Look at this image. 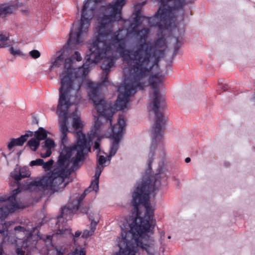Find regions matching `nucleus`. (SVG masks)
<instances>
[{"instance_id":"f257e3e1","label":"nucleus","mask_w":255,"mask_h":255,"mask_svg":"<svg viewBox=\"0 0 255 255\" xmlns=\"http://www.w3.org/2000/svg\"><path fill=\"white\" fill-rule=\"evenodd\" d=\"M100 1L101 0H86L82 9L80 20L78 22L76 27H73L70 33L67 43L70 48H74L73 44H79L83 42L84 37L87 34L91 20L94 16L95 5ZM125 4V0H113L111 3L101 7L100 10L103 13L98 18V25L93 35V41L88 47L90 54L86 55L85 62L82 67L72 68L73 61L72 58L77 61H81L82 59L78 51H75L71 57L65 59L63 55L61 54L52 62L50 71L54 67H59L64 64V70L59 75V97L62 80H64L65 85L62 88V91L65 93V99L79 96V99H81L80 88L89 72L90 68L92 64L103 60L101 68L106 75L105 78L101 83H94L96 85H100L99 92L100 95L102 96L101 87L108 82V75L115 64L117 52L128 66L123 69L125 79L126 75L133 76V70L135 71L137 67L139 70L149 67L151 65L150 61L153 58L156 62L159 61V55L157 54L155 46L148 42H144L140 44L132 53L131 50L126 49V36L120 34L123 29L119 28L117 31L113 32V23L122 19V10ZM90 82L91 81H88L87 83V86L90 89L88 93L91 91L88 86Z\"/></svg>"},{"instance_id":"f03ea898","label":"nucleus","mask_w":255,"mask_h":255,"mask_svg":"<svg viewBox=\"0 0 255 255\" xmlns=\"http://www.w3.org/2000/svg\"><path fill=\"white\" fill-rule=\"evenodd\" d=\"M64 82L62 80V87L60 89V96L57 108L61 147H63V149L54 169L38 180L27 181L25 187L27 189L37 188L42 190L49 189L54 192L62 191L68 184V182L64 181L65 179L72 172L79 168L80 161L83 160L85 155L90 151L91 137L87 138L81 131L73 132L76 137V143L72 146H66L68 143L67 133L69 132L67 111L72 105L78 104L81 99H79V96L65 99V93L62 91V88L65 85Z\"/></svg>"},{"instance_id":"7ed1b4c3","label":"nucleus","mask_w":255,"mask_h":255,"mask_svg":"<svg viewBox=\"0 0 255 255\" xmlns=\"http://www.w3.org/2000/svg\"><path fill=\"white\" fill-rule=\"evenodd\" d=\"M153 67V64H151L149 67L143 68L142 70H139V71H138L139 68L137 67L135 71L133 70V76L126 75L124 84L118 87V91L119 94L113 106L111 103H107L103 96L100 95V85H96L91 82L88 83V86L91 89V91L89 93V98L94 103L98 114L97 119L95 122L94 131H92L93 135L98 134L102 129L103 126L101 122L102 119L106 123H108L112 127L111 136L113 142L109 153V158L116 153L126 126V122L123 116H120L117 124L112 126L113 116L116 111L123 110L127 108L129 98L136 93L137 89H142L140 81L143 77L149 73Z\"/></svg>"},{"instance_id":"20e7f679","label":"nucleus","mask_w":255,"mask_h":255,"mask_svg":"<svg viewBox=\"0 0 255 255\" xmlns=\"http://www.w3.org/2000/svg\"><path fill=\"white\" fill-rule=\"evenodd\" d=\"M156 190L155 183H152L149 178L138 184L132 195V203L136 217L129 224V230L126 237L119 241V252L114 255H135L137 247L145 250L149 254V246L140 241L143 234L148 232L154 223L153 209L150 206L149 195H154Z\"/></svg>"},{"instance_id":"39448f33","label":"nucleus","mask_w":255,"mask_h":255,"mask_svg":"<svg viewBox=\"0 0 255 255\" xmlns=\"http://www.w3.org/2000/svg\"><path fill=\"white\" fill-rule=\"evenodd\" d=\"M30 172L26 167H17L11 172L10 176L13 178L18 187L12 191L11 195H2L0 196V202H4L0 208V233L7 235L8 229L11 225L9 222H4L6 217L9 214L14 212L18 206L16 200V195L21 191L20 185L19 181L22 179L30 176Z\"/></svg>"},{"instance_id":"423d86ee","label":"nucleus","mask_w":255,"mask_h":255,"mask_svg":"<svg viewBox=\"0 0 255 255\" xmlns=\"http://www.w3.org/2000/svg\"><path fill=\"white\" fill-rule=\"evenodd\" d=\"M149 82L153 93L150 96V102L148 109L150 114H153L156 119L151 130L152 142L150 153L153 155L157 146L158 137L159 135V75L158 74H156L150 77Z\"/></svg>"},{"instance_id":"0eeeda50","label":"nucleus","mask_w":255,"mask_h":255,"mask_svg":"<svg viewBox=\"0 0 255 255\" xmlns=\"http://www.w3.org/2000/svg\"><path fill=\"white\" fill-rule=\"evenodd\" d=\"M103 167L98 166L96 169L95 179L92 181L90 186L85 190L84 193L80 196L79 195H75V196L71 197L68 204L62 209L61 215L58 217V221L60 222L61 218L66 220H70L72 216L78 209L81 203L85 198L86 195L92 191L97 192L99 190V180Z\"/></svg>"},{"instance_id":"6e6552de","label":"nucleus","mask_w":255,"mask_h":255,"mask_svg":"<svg viewBox=\"0 0 255 255\" xmlns=\"http://www.w3.org/2000/svg\"><path fill=\"white\" fill-rule=\"evenodd\" d=\"M181 6V0H160V28L168 29L172 27L174 12Z\"/></svg>"},{"instance_id":"1a4fd4ad","label":"nucleus","mask_w":255,"mask_h":255,"mask_svg":"<svg viewBox=\"0 0 255 255\" xmlns=\"http://www.w3.org/2000/svg\"><path fill=\"white\" fill-rule=\"evenodd\" d=\"M175 55L176 52L171 53L169 52L167 39L160 37V62L162 63V68L160 69V86H164L162 83L171 73V63Z\"/></svg>"},{"instance_id":"9d476101","label":"nucleus","mask_w":255,"mask_h":255,"mask_svg":"<svg viewBox=\"0 0 255 255\" xmlns=\"http://www.w3.org/2000/svg\"><path fill=\"white\" fill-rule=\"evenodd\" d=\"M148 20V24L150 26H155L159 28V21L157 20L155 17L145 18L140 15L139 11L136 12L135 17L134 18L133 22L130 24L128 30V32L136 36H139L141 39H144L147 36L149 30L148 28H143L138 30V28L141 24L142 19Z\"/></svg>"},{"instance_id":"9b49d317","label":"nucleus","mask_w":255,"mask_h":255,"mask_svg":"<svg viewBox=\"0 0 255 255\" xmlns=\"http://www.w3.org/2000/svg\"><path fill=\"white\" fill-rule=\"evenodd\" d=\"M34 230V227L30 228L28 225L25 227L17 226L14 228V235L17 239L22 240V247L26 248L28 246L27 242L31 239Z\"/></svg>"},{"instance_id":"f8f14e48","label":"nucleus","mask_w":255,"mask_h":255,"mask_svg":"<svg viewBox=\"0 0 255 255\" xmlns=\"http://www.w3.org/2000/svg\"><path fill=\"white\" fill-rule=\"evenodd\" d=\"M81 234L80 231H77L75 234L73 235L71 232V229L70 228H67L66 227H62L61 228L59 227V229L57 231L55 234H53L52 235H48L46 236V240L51 242L53 239H59L62 238H68L70 237L72 238L74 241V244H76V238L79 237Z\"/></svg>"},{"instance_id":"ddd939ff","label":"nucleus","mask_w":255,"mask_h":255,"mask_svg":"<svg viewBox=\"0 0 255 255\" xmlns=\"http://www.w3.org/2000/svg\"><path fill=\"white\" fill-rule=\"evenodd\" d=\"M33 133L32 131L28 130L24 134L21 135L18 138H11L7 143L8 149L10 150L14 146H22L29 137L33 135Z\"/></svg>"},{"instance_id":"4468645a","label":"nucleus","mask_w":255,"mask_h":255,"mask_svg":"<svg viewBox=\"0 0 255 255\" xmlns=\"http://www.w3.org/2000/svg\"><path fill=\"white\" fill-rule=\"evenodd\" d=\"M89 219L91 222L90 224V230H85L83 231L82 237L84 238H87L94 234L96 229L97 225L100 221V216L99 214H96L95 217L93 218L91 214H90L89 216Z\"/></svg>"},{"instance_id":"2eb2a0df","label":"nucleus","mask_w":255,"mask_h":255,"mask_svg":"<svg viewBox=\"0 0 255 255\" xmlns=\"http://www.w3.org/2000/svg\"><path fill=\"white\" fill-rule=\"evenodd\" d=\"M52 249L49 250V255H67L69 254V251L65 245H52Z\"/></svg>"},{"instance_id":"dca6fc26","label":"nucleus","mask_w":255,"mask_h":255,"mask_svg":"<svg viewBox=\"0 0 255 255\" xmlns=\"http://www.w3.org/2000/svg\"><path fill=\"white\" fill-rule=\"evenodd\" d=\"M171 126V122L167 117L160 113V139L164 135L165 131L167 130Z\"/></svg>"},{"instance_id":"f3484780","label":"nucleus","mask_w":255,"mask_h":255,"mask_svg":"<svg viewBox=\"0 0 255 255\" xmlns=\"http://www.w3.org/2000/svg\"><path fill=\"white\" fill-rule=\"evenodd\" d=\"M167 89L165 86H160V111H164L167 107Z\"/></svg>"},{"instance_id":"a211bd4d","label":"nucleus","mask_w":255,"mask_h":255,"mask_svg":"<svg viewBox=\"0 0 255 255\" xmlns=\"http://www.w3.org/2000/svg\"><path fill=\"white\" fill-rule=\"evenodd\" d=\"M72 127L78 131H81L84 127V123L81 121L80 117L76 116L73 118Z\"/></svg>"},{"instance_id":"6ab92c4d","label":"nucleus","mask_w":255,"mask_h":255,"mask_svg":"<svg viewBox=\"0 0 255 255\" xmlns=\"http://www.w3.org/2000/svg\"><path fill=\"white\" fill-rule=\"evenodd\" d=\"M13 5H2L0 6V16H5L7 14H11L14 10Z\"/></svg>"},{"instance_id":"aec40b11","label":"nucleus","mask_w":255,"mask_h":255,"mask_svg":"<svg viewBox=\"0 0 255 255\" xmlns=\"http://www.w3.org/2000/svg\"><path fill=\"white\" fill-rule=\"evenodd\" d=\"M47 136V131L43 128H39L38 129L35 131V137L39 141L41 140L45 139Z\"/></svg>"},{"instance_id":"412c9836","label":"nucleus","mask_w":255,"mask_h":255,"mask_svg":"<svg viewBox=\"0 0 255 255\" xmlns=\"http://www.w3.org/2000/svg\"><path fill=\"white\" fill-rule=\"evenodd\" d=\"M39 144L40 141L34 137L32 138L27 143V145L33 151H36L39 147Z\"/></svg>"},{"instance_id":"4be33fe9","label":"nucleus","mask_w":255,"mask_h":255,"mask_svg":"<svg viewBox=\"0 0 255 255\" xmlns=\"http://www.w3.org/2000/svg\"><path fill=\"white\" fill-rule=\"evenodd\" d=\"M55 146L54 140L50 138H47L44 142V145L42 146V150H44L45 148L51 150Z\"/></svg>"},{"instance_id":"5701e85b","label":"nucleus","mask_w":255,"mask_h":255,"mask_svg":"<svg viewBox=\"0 0 255 255\" xmlns=\"http://www.w3.org/2000/svg\"><path fill=\"white\" fill-rule=\"evenodd\" d=\"M8 36L3 34H0V48L8 47L9 44L8 43Z\"/></svg>"},{"instance_id":"b1692460","label":"nucleus","mask_w":255,"mask_h":255,"mask_svg":"<svg viewBox=\"0 0 255 255\" xmlns=\"http://www.w3.org/2000/svg\"><path fill=\"white\" fill-rule=\"evenodd\" d=\"M9 52L11 54L14 56H21L23 55L22 52L19 49L15 48L13 47H11L9 48Z\"/></svg>"},{"instance_id":"393cba45","label":"nucleus","mask_w":255,"mask_h":255,"mask_svg":"<svg viewBox=\"0 0 255 255\" xmlns=\"http://www.w3.org/2000/svg\"><path fill=\"white\" fill-rule=\"evenodd\" d=\"M53 163L54 161L52 159H50L46 162L43 161V163L42 164V166L43 168H44L45 170H48L51 168Z\"/></svg>"},{"instance_id":"a878e982","label":"nucleus","mask_w":255,"mask_h":255,"mask_svg":"<svg viewBox=\"0 0 255 255\" xmlns=\"http://www.w3.org/2000/svg\"><path fill=\"white\" fill-rule=\"evenodd\" d=\"M51 153H52V151H51V150H50V149L45 148V149L44 150H43L42 148L40 154V156L41 157L46 158V157L50 156L51 155Z\"/></svg>"},{"instance_id":"bb28decb","label":"nucleus","mask_w":255,"mask_h":255,"mask_svg":"<svg viewBox=\"0 0 255 255\" xmlns=\"http://www.w3.org/2000/svg\"><path fill=\"white\" fill-rule=\"evenodd\" d=\"M43 160L42 159L38 158L35 160L31 161L29 163V165L30 166H39V165L42 166V164H43Z\"/></svg>"},{"instance_id":"cd10ccee","label":"nucleus","mask_w":255,"mask_h":255,"mask_svg":"<svg viewBox=\"0 0 255 255\" xmlns=\"http://www.w3.org/2000/svg\"><path fill=\"white\" fill-rule=\"evenodd\" d=\"M107 158L103 155H100L98 157V165L97 166V167L98 166L99 167H103L104 166L103 165L104 163H105L106 161Z\"/></svg>"},{"instance_id":"c85d7f7f","label":"nucleus","mask_w":255,"mask_h":255,"mask_svg":"<svg viewBox=\"0 0 255 255\" xmlns=\"http://www.w3.org/2000/svg\"><path fill=\"white\" fill-rule=\"evenodd\" d=\"M29 55L34 59L38 58L40 56V53L37 50H33L29 52Z\"/></svg>"},{"instance_id":"c756f323","label":"nucleus","mask_w":255,"mask_h":255,"mask_svg":"<svg viewBox=\"0 0 255 255\" xmlns=\"http://www.w3.org/2000/svg\"><path fill=\"white\" fill-rule=\"evenodd\" d=\"M75 253L78 255H86V251L84 248L76 247Z\"/></svg>"},{"instance_id":"7c9ffc66","label":"nucleus","mask_w":255,"mask_h":255,"mask_svg":"<svg viewBox=\"0 0 255 255\" xmlns=\"http://www.w3.org/2000/svg\"><path fill=\"white\" fill-rule=\"evenodd\" d=\"M88 210L89 209L87 208H82V210H81V212L83 213H86L87 214L88 216H89L90 214H91V215L94 218L95 216V215L96 214H98L97 213H92V212H90V213H89L88 212Z\"/></svg>"},{"instance_id":"2f4dec72","label":"nucleus","mask_w":255,"mask_h":255,"mask_svg":"<svg viewBox=\"0 0 255 255\" xmlns=\"http://www.w3.org/2000/svg\"><path fill=\"white\" fill-rule=\"evenodd\" d=\"M16 254L18 255H24L25 251L20 248H17L16 250Z\"/></svg>"},{"instance_id":"473e14b6","label":"nucleus","mask_w":255,"mask_h":255,"mask_svg":"<svg viewBox=\"0 0 255 255\" xmlns=\"http://www.w3.org/2000/svg\"><path fill=\"white\" fill-rule=\"evenodd\" d=\"M94 148L96 150L100 151V143L98 141H96L94 144Z\"/></svg>"},{"instance_id":"72a5a7b5","label":"nucleus","mask_w":255,"mask_h":255,"mask_svg":"<svg viewBox=\"0 0 255 255\" xmlns=\"http://www.w3.org/2000/svg\"><path fill=\"white\" fill-rule=\"evenodd\" d=\"M168 156V154L167 153L164 152L162 153V158H166Z\"/></svg>"},{"instance_id":"f704fd0d","label":"nucleus","mask_w":255,"mask_h":255,"mask_svg":"<svg viewBox=\"0 0 255 255\" xmlns=\"http://www.w3.org/2000/svg\"><path fill=\"white\" fill-rule=\"evenodd\" d=\"M158 15H159V7L158 8V9L157 10L155 14V16L156 17Z\"/></svg>"},{"instance_id":"c9c22d12","label":"nucleus","mask_w":255,"mask_h":255,"mask_svg":"<svg viewBox=\"0 0 255 255\" xmlns=\"http://www.w3.org/2000/svg\"><path fill=\"white\" fill-rule=\"evenodd\" d=\"M190 161V158L189 157H187L185 159L186 162L188 163Z\"/></svg>"},{"instance_id":"e433bc0d","label":"nucleus","mask_w":255,"mask_h":255,"mask_svg":"<svg viewBox=\"0 0 255 255\" xmlns=\"http://www.w3.org/2000/svg\"><path fill=\"white\" fill-rule=\"evenodd\" d=\"M3 254V250L2 249H0V255H2Z\"/></svg>"},{"instance_id":"4c0bfd02","label":"nucleus","mask_w":255,"mask_h":255,"mask_svg":"<svg viewBox=\"0 0 255 255\" xmlns=\"http://www.w3.org/2000/svg\"><path fill=\"white\" fill-rule=\"evenodd\" d=\"M151 163V159H150L149 161V163H148V167L149 168H150V167Z\"/></svg>"}]
</instances>
